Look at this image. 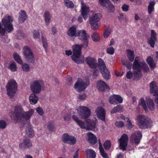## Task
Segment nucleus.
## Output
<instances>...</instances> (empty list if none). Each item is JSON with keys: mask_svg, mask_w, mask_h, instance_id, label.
<instances>
[{"mask_svg": "<svg viewBox=\"0 0 158 158\" xmlns=\"http://www.w3.org/2000/svg\"><path fill=\"white\" fill-rule=\"evenodd\" d=\"M86 98V95L85 93L79 94L78 97V98L81 100H85Z\"/></svg>", "mask_w": 158, "mask_h": 158, "instance_id": "0e129e2a", "label": "nucleus"}, {"mask_svg": "<svg viewBox=\"0 0 158 158\" xmlns=\"http://www.w3.org/2000/svg\"><path fill=\"white\" fill-rule=\"evenodd\" d=\"M150 93L153 96H155V101L156 104V108L158 109V87L155 81H152L150 83Z\"/></svg>", "mask_w": 158, "mask_h": 158, "instance_id": "f8f14e48", "label": "nucleus"}, {"mask_svg": "<svg viewBox=\"0 0 158 158\" xmlns=\"http://www.w3.org/2000/svg\"><path fill=\"white\" fill-rule=\"evenodd\" d=\"M136 120L139 127L141 129L150 128L152 125V122L150 118L143 114L137 115Z\"/></svg>", "mask_w": 158, "mask_h": 158, "instance_id": "7ed1b4c3", "label": "nucleus"}, {"mask_svg": "<svg viewBox=\"0 0 158 158\" xmlns=\"http://www.w3.org/2000/svg\"><path fill=\"white\" fill-rule=\"evenodd\" d=\"M44 85L43 81L40 79L34 80L31 82L30 87L32 92L35 94H39Z\"/></svg>", "mask_w": 158, "mask_h": 158, "instance_id": "423d86ee", "label": "nucleus"}, {"mask_svg": "<svg viewBox=\"0 0 158 158\" xmlns=\"http://www.w3.org/2000/svg\"><path fill=\"white\" fill-rule=\"evenodd\" d=\"M110 33V29H106L104 34V36L105 38H107Z\"/></svg>", "mask_w": 158, "mask_h": 158, "instance_id": "69168bd1", "label": "nucleus"}, {"mask_svg": "<svg viewBox=\"0 0 158 158\" xmlns=\"http://www.w3.org/2000/svg\"><path fill=\"white\" fill-rule=\"evenodd\" d=\"M19 14V22L20 23H22L27 19V16L26 12L23 10L20 11Z\"/></svg>", "mask_w": 158, "mask_h": 158, "instance_id": "b1692460", "label": "nucleus"}, {"mask_svg": "<svg viewBox=\"0 0 158 158\" xmlns=\"http://www.w3.org/2000/svg\"><path fill=\"white\" fill-rule=\"evenodd\" d=\"M146 62L149 65L150 68L154 69L156 67V64L154 61L153 57L151 56H148L146 59Z\"/></svg>", "mask_w": 158, "mask_h": 158, "instance_id": "bb28decb", "label": "nucleus"}, {"mask_svg": "<svg viewBox=\"0 0 158 158\" xmlns=\"http://www.w3.org/2000/svg\"><path fill=\"white\" fill-rule=\"evenodd\" d=\"M100 71L102 74L103 77L106 80H108L110 78V72L107 68L104 69Z\"/></svg>", "mask_w": 158, "mask_h": 158, "instance_id": "c85d7f7f", "label": "nucleus"}, {"mask_svg": "<svg viewBox=\"0 0 158 158\" xmlns=\"http://www.w3.org/2000/svg\"><path fill=\"white\" fill-rule=\"evenodd\" d=\"M44 15L45 24L48 25H49L51 20V15L49 11H46L44 13Z\"/></svg>", "mask_w": 158, "mask_h": 158, "instance_id": "c756f323", "label": "nucleus"}, {"mask_svg": "<svg viewBox=\"0 0 158 158\" xmlns=\"http://www.w3.org/2000/svg\"><path fill=\"white\" fill-rule=\"evenodd\" d=\"M95 112L98 118L102 121H105L106 111L103 108L101 107H97Z\"/></svg>", "mask_w": 158, "mask_h": 158, "instance_id": "dca6fc26", "label": "nucleus"}, {"mask_svg": "<svg viewBox=\"0 0 158 158\" xmlns=\"http://www.w3.org/2000/svg\"><path fill=\"white\" fill-rule=\"evenodd\" d=\"M31 146L32 144L30 140L26 138H25L23 142L19 145V148L21 150H23L25 148H29Z\"/></svg>", "mask_w": 158, "mask_h": 158, "instance_id": "aec40b11", "label": "nucleus"}, {"mask_svg": "<svg viewBox=\"0 0 158 158\" xmlns=\"http://www.w3.org/2000/svg\"><path fill=\"white\" fill-rule=\"evenodd\" d=\"M86 123L87 127L89 128L87 129V130H92L94 129L96 127V121L89 119L87 120Z\"/></svg>", "mask_w": 158, "mask_h": 158, "instance_id": "5701e85b", "label": "nucleus"}, {"mask_svg": "<svg viewBox=\"0 0 158 158\" xmlns=\"http://www.w3.org/2000/svg\"><path fill=\"white\" fill-rule=\"evenodd\" d=\"M115 125L118 127H122L124 125L123 122L122 121H117L115 123Z\"/></svg>", "mask_w": 158, "mask_h": 158, "instance_id": "680f3d73", "label": "nucleus"}, {"mask_svg": "<svg viewBox=\"0 0 158 158\" xmlns=\"http://www.w3.org/2000/svg\"><path fill=\"white\" fill-rule=\"evenodd\" d=\"M64 5L69 8H73L74 7V4L69 0H64Z\"/></svg>", "mask_w": 158, "mask_h": 158, "instance_id": "c9c22d12", "label": "nucleus"}, {"mask_svg": "<svg viewBox=\"0 0 158 158\" xmlns=\"http://www.w3.org/2000/svg\"><path fill=\"white\" fill-rule=\"evenodd\" d=\"M91 36L92 40L94 42H97L100 40L98 34L97 32H94L92 34Z\"/></svg>", "mask_w": 158, "mask_h": 158, "instance_id": "58836bf2", "label": "nucleus"}, {"mask_svg": "<svg viewBox=\"0 0 158 158\" xmlns=\"http://www.w3.org/2000/svg\"><path fill=\"white\" fill-rule=\"evenodd\" d=\"M87 158H95L96 154L93 149H89L85 150Z\"/></svg>", "mask_w": 158, "mask_h": 158, "instance_id": "cd10ccee", "label": "nucleus"}, {"mask_svg": "<svg viewBox=\"0 0 158 158\" xmlns=\"http://www.w3.org/2000/svg\"><path fill=\"white\" fill-rule=\"evenodd\" d=\"M98 68L101 71L104 69H106V67L105 64L102 60L101 58H98Z\"/></svg>", "mask_w": 158, "mask_h": 158, "instance_id": "473e14b6", "label": "nucleus"}, {"mask_svg": "<svg viewBox=\"0 0 158 158\" xmlns=\"http://www.w3.org/2000/svg\"><path fill=\"white\" fill-rule=\"evenodd\" d=\"M6 126V124L5 121L3 120L0 121V128L2 129L5 128Z\"/></svg>", "mask_w": 158, "mask_h": 158, "instance_id": "e2e57ef3", "label": "nucleus"}, {"mask_svg": "<svg viewBox=\"0 0 158 158\" xmlns=\"http://www.w3.org/2000/svg\"><path fill=\"white\" fill-rule=\"evenodd\" d=\"M6 88L7 95L10 98H12L16 92L17 84L15 80L11 79L8 81Z\"/></svg>", "mask_w": 158, "mask_h": 158, "instance_id": "0eeeda50", "label": "nucleus"}, {"mask_svg": "<svg viewBox=\"0 0 158 158\" xmlns=\"http://www.w3.org/2000/svg\"><path fill=\"white\" fill-rule=\"evenodd\" d=\"M77 124L80 126L81 128L82 129H84L87 130V129L88 128L87 127L86 125L85 124V123L81 120L77 123Z\"/></svg>", "mask_w": 158, "mask_h": 158, "instance_id": "79ce46f5", "label": "nucleus"}, {"mask_svg": "<svg viewBox=\"0 0 158 158\" xmlns=\"http://www.w3.org/2000/svg\"><path fill=\"white\" fill-rule=\"evenodd\" d=\"M42 40L43 46L45 48V51H46L47 50L48 47V44L47 43V40L44 39L43 36H42Z\"/></svg>", "mask_w": 158, "mask_h": 158, "instance_id": "3c124183", "label": "nucleus"}, {"mask_svg": "<svg viewBox=\"0 0 158 158\" xmlns=\"http://www.w3.org/2000/svg\"><path fill=\"white\" fill-rule=\"evenodd\" d=\"M128 138L126 134H123L121 138L118 139L120 143V148L123 150H126V148L127 146Z\"/></svg>", "mask_w": 158, "mask_h": 158, "instance_id": "2eb2a0df", "label": "nucleus"}, {"mask_svg": "<svg viewBox=\"0 0 158 158\" xmlns=\"http://www.w3.org/2000/svg\"><path fill=\"white\" fill-rule=\"evenodd\" d=\"M14 30L12 24L7 20L3 18L1 21V24L0 22V34L2 35H4L5 33H9Z\"/></svg>", "mask_w": 158, "mask_h": 158, "instance_id": "20e7f679", "label": "nucleus"}, {"mask_svg": "<svg viewBox=\"0 0 158 158\" xmlns=\"http://www.w3.org/2000/svg\"><path fill=\"white\" fill-rule=\"evenodd\" d=\"M127 56L129 60L132 62L133 61L135 58V54L133 51L128 49L127 50Z\"/></svg>", "mask_w": 158, "mask_h": 158, "instance_id": "7c9ffc66", "label": "nucleus"}, {"mask_svg": "<svg viewBox=\"0 0 158 158\" xmlns=\"http://www.w3.org/2000/svg\"><path fill=\"white\" fill-rule=\"evenodd\" d=\"M70 135H69L67 133L64 134L63 135L62 137V141L64 143H67L68 139L69 138Z\"/></svg>", "mask_w": 158, "mask_h": 158, "instance_id": "a18cd8bd", "label": "nucleus"}, {"mask_svg": "<svg viewBox=\"0 0 158 158\" xmlns=\"http://www.w3.org/2000/svg\"><path fill=\"white\" fill-rule=\"evenodd\" d=\"M116 101L117 103H122L123 100L122 98L119 95H114Z\"/></svg>", "mask_w": 158, "mask_h": 158, "instance_id": "8fccbe9b", "label": "nucleus"}, {"mask_svg": "<svg viewBox=\"0 0 158 158\" xmlns=\"http://www.w3.org/2000/svg\"><path fill=\"white\" fill-rule=\"evenodd\" d=\"M48 129L52 131L54 129V126L52 123L50 122L48 123Z\"/></svg>", "mask_w": 158, "mask_h": 158, "instance_id": "338daca9", "label": "nucleus"}, {"mask_svg": "<svg viewBox=\"0 0 158 158\" xmlns=\"http://www.w3.org/2000/svg\"><path fill=\"white\" fill-rule=\"evenodd\" d=\"M40 33L38 31L34 30L33 32V37L34 39H37L39 37Z\"/></svg>", "mask_w": 158, "mask_h": 158, "instance_id": "052dcab7", "label": "nucleus"}, {"mask_svg": "<svg viewBox=\"0 0 158 158\" xmlns=\"http://www.w3.org/2000/svg\"><path fill=\"white\" fill-rule=\"evenodd\" d=\"M156 41V40H154V39L150 38L148 40V43L152 48H154L155 44V42Z\"/></svg>", "mask_w": 158, "mask_h": 158, "instance_id": "4d7b16f0", "label": "nucleus"}, {"mask_svg": "<svg viewBox=\"0 0 158 158\" xmlns=\"http://www.w3.org/2000/svg\"><path fill=\"white\" fill-rule=\"evenodd\" d=\"M76 110L77 114L81 118H86L91 114V111L88 107L84 106H80L77 107Z\"/></svg>", "mask_w": 158, "mask_h": 158, "instance_id": "9d476101", "label": "nucleus"}, {"mask_svg": "<svg viewBox=\"0 0 158 158\" xmlns=\"http://www.w3.org/2000/svg\"><path fill=\"white\" fill-rule=\"evenodd\" d=\"M85 61L92 68L95 69L97 66V60L93 57L88 56L86 58Z\"/></svg>", "mask_w": 158, "mask_h": 158, "instance_id": "a211bd4d", "label": "nucleus"}, {"mask_svg": "<svg viewBox=\"0 0 158 158\" xmlns=\"http://www.w3.org/2000/svg\"><path fill=\"white\" fill-rule=\"evenodd\" d=\"M114 50L113 47H111L107 48L106 49V52L107 53L110 55H112L114 52Z\"/></svg>", "mask_w": 158, "mask_h": 158, "instance_id": "864d4df0", "label": "nucleus"}, {"mask_svg": "<svg viewBox=\"0 0 158 158\" xmlns=\"http://www.w3.org/2000/svg\"><path fill=\"white\" fill-rule=\"evenodd\" d=\"M103 146L106 150H109L111 147V143L109 140H107L103 144Z\"/></svg>", "mask_w": 158, "mask_h": 158, "instance_id": "37998d69", "label": "nucleus"}, {"mask_svg": "<svg viewBox=\"0 0 158 158\" xmlns=\"http://www.w3.org/2000/svg\"><path fill=\"white\" fill-rule=\"evenodd\" d=\"M142 137V135L139 131H136L132 133L130 138V142L135 145L139 144Z\"/></svg>", "mask_w": 158, "mask_h": 158, "instance_id": "ddd939ff", "label": "nucleus"}, {"mask_svg": "<svg viewBox=\"0 0 158 158\" xmlns=\"http://www.w3.org/2000/svg\"><path fill=\"white\" fill-rule=\"evenodd\" d=\"M106 7L107 8V10L110 11H113L114 9V6L110 2H109V4L106 5Z\"/></svg>", "mask_w": 158, "mask_h": 158, "instance_id": "603ef678", "label": "nucleus"}, {"mask_svg": "<svg viewBox=\"0 0 158 158\" xmlns=\"http://www.w3.org/2000/svg\"><path fill=\"white\" fill-rule=\"evenodd\" d=\"M122 107L121 105H117L110 111L111 114H114L122 111Z\"/></svg>", "mask_w": 158, "mask_h": 158, "instance_id": "ea45409f", "label": "nucleus"}, {"mask_svg": "<svg viewBox=\"0 0 158 158\" xmlns=\"http://www.w3.org/2000/svg\"><path fill=\"white\" fill-rule=\"evenodd\" d=\"M13 57L15 60L18 63L22 64L23 61L21 60L20 56L16 52L13 53Z\"/></svg>", "mask_w": 158, "mask_h": 158, "instance_id": "e433bc0d", "label": "nucleus"}, {"mask_svg": "<svg viewBox=\"0 0 158 158\" xmlns=\"http://www.w3.org/2000/svg\"><path fill=\"white\" fill-rule=\"evenodd\" d=\"M89 85V79H88L85 82L81 79H79L75 84L74 88L77 92H80L84 91Z\"/></svg>", "mask_w": 158, "mask_h": 158, "instance_id": "9b49d317", "label": "nucleus"}, {"mask_svg": "<svg viewBox=\"0 0 158 158\" xmlns=\"http://www.w3.org/2000/svg\"><path fill=\"white\" fill-rule=\"evenodd\" d=\"M155 2L154 1L150 2L149 5L148 6V11L149 14H151L154 11V6Z\"/></svg>", "mask_w": 158, "mask_h": 158, "instance_id": "f704fd0d", "label": "nucleus"}, {"mask_svg": "<svg viewBox=\"0 0 158 158\" xmlns=\"http://www.w3.org/2000/svg\"><path fill=\"white\" fill-rule=\"evenodd\" d=\"M35 110L32 109H30L28 111L24 112L22 107L20 106H17L15 107L14 113L11 116V118L14 120L19 121L21 123L25 124V121L23 122L22 119L27 121L29 120L33 114Z\"/></svg>", "mask_w": 158, "mask_h": 158, "instance_id": "f257e3e1", "label": "nucleus"}, {"mask_svg": "<svg viewBox=\"0 0 158 158\" xmlns=\"http://www.w3.org/2000/svg\"><path fill=\"white\" fill-rule=\"evenodd\" d=\"M22 69L23 71L27 72L29 71V65L27 64H24L22 65Z\"/></svg>", "mask_w": 158, "mask_h": 158, "instance_id": "5fc2aeb1", "label": "nucleus"}, {"mask_svg": "<svg viewBox=\"0 0 158 158\" xmlns=\"http://www.w3.org/2000/svg\"><path fill=\"white\" fill-rule=\"evenodd\" d=\"M35 94L33 93L31 94L29 97V102L31 104L35 105L37 103L38 101L39 98Z\"/></svg>", "mask_w": 158, "mask_h": 158, "instance_id": "393cba45", "label": "nucleus"}, {"mask_svg": "<svg viewBox=\"0 0 158 158\" xmlns=\"http://www.w3.org/2000/svg\"><path fill=\"white\" fill-rule=\"evenodd\" d=\"M99 2L102 6L106 7L109 4L110 2L109 0H99Z\"/></svg>", "mask_w": 158, "mask_h": 158, "instance_id": "09e8293b", "label": "nucleus"}, {"mask_svg": "<svg viewBox=\"0 0 158 158\" xmlns=\"http://www.w3.org/2000/svg\"><path fill=\"white\" fill-rule=\"evenodd\" d=\"M24 58L29 63H34V55L31 48L28 46H24L23 49Z\"/></svg>", "mask_w": 158, "mask_h": 158, "instance_id": "1a4fd4ad", "label": "nucleus"}, {"mask_svg": "<svg viewBox=\"0 0 158 158\" xmlns=\"http://www.w3.org/2000/svg\"><path fill=\"white\" fill-rule=\"evenodd\" d=\"M81 14L84 19L86 20L88 18V13L89 11V8L86 6L85 4L82 1L81 2Z\"/></svg>", "mask_w": 158, "mask_h": 158, "instance_id": "6ab92c4d", "label": "nucleus"}, {"mask_svg": "<svg viewBox=\"0 0 158 158\" xmlns=\"http://www.w3.org/2000/svg\"><path fill=\"white\" fill-rule=\"evenodd\" d=\"M81 47L79 45H76L72 47L73 53L71 57L72 60L77 64L83 63L84 62V57L81 58L80 57L81 53Z\"/></svg>", "mask_w": 158, "mask_h": 158, "instance_id": "39448f33", "label": "nucleus"}, {"mask_svg": "<svg viewBox=\"0 0 158 158\" xmlns=\"http://www.w3.org/2000/svg\"><path fill=\"white\" fill-rule=\"evenodd\" d=\"M156 33L154 30H152L151 31V36L150 38L154 39V40H156Z\"/></svg>", "mask_w": 158, "mask_h": 158, "instance_id": "13d9d810", "label": "nucleus"}, {"mask_svg": "<svg viewBox=\"0 0 158 158\" xmlns=\"http://www.w3.org/2000/svg\"><path fill=\"white\" fill-rule=\"evenodd\" d=\"M126 121L127 123V127L129 129L133 127V125L129 118H126Z\"/></svg>", "mask_w": 158, "mask_h": 158, "instance_id": "6e6d98bb", "label": "nucleus"}, {"mask_svg": "<svg viewBox=\"0 0 158 158\" xmlns=\"http://www.w3.org/2000/svg\"><path fill=\"white\" fill-rule=\"evenodd\" d=\"M76 28L74 26H72L68 30V35L70 37L76 36L77 34Z\"/></svg>", "mask_w": 158, "mask_h": 158, "instance_id": "a878e982", "label": "nucleus"}, {"mask_svg": "<svg viewBox=\"0 0 158 158\" xmlns=\"http://www.w3.org/2000/svg\"><path fill=\"white\" fill-rule=\"evenodd\" d=\"M96 85L98 89L100 91H102L110 90L108 86L103 81L101 80H98L97 83Z\"/></svg>", "mask_w": 158, "mask_h": 158, "instance_id": "f3484780", "label": "nucleus"}, {"mask_svg": "<svg viewBox=\"0 0 158 158\" xmlns=\"http://www.w3.org/2000/svg\"><path fill=\"white\" fill-rule=\"evenodd\" d=\"M76 142V139L73 136H70L67 143L71 145L75 144Z\"/></svg>", "mask_w": 158, "mask_h": 158, "instance_id": "a19ab883", "label": "nucleus"}, {"mask_svg": "<svg viewBox=\"0 0 158 158\" xmlns=\"http://www.w3.org/2000/svg\"><path fill=\"white\" fill-rule=\"evenodd\" d=\"M87 139L88 142L92 144H94L97 142L96 137L91 132H89L87 133Z\"/></svg>", "mask_w": 158, "mask_h": 158, "instance_id": "412c9836", "label": "nucleus"}, {"mask_svg": "<svg viewBox=\"0 0 158 158\" xmlns=\"http://www.w3.org/2000/svg\"><path fill=\"white\" fill-rule=\"evenodd\" d=\"M71 119V115L70 114H66L64 117V119L65 121H69Z\"/></svg>", "mask_w": 158, "mask_h": 158, "instance_id": "774afa93", "label": "nucleus"}, {"mask_svg": "<svg viewBox=\"0 0 158 158\" xmlns=\"http://www.w3.org/2000/svg\"><path fill=\"white\" fill-rule=\"evenodd\" d=\"M9 69L13 72H15L17 70L16 65L15 63L10 64L9 67Z\"/></svg>", "mask_w": 158, "mask_h": 158, "instance_id": "c03bdc74", "label": "nucleus"}, {"mask_svg": "<svg viewBox=\"0 0 158 158\" xmlns=\"http://www.w3.org/2000/svg\"><path fill=\"white\" fill-rule=\"evenodd\" d=\"M109 102L111 104L116 105L118 104L116 100L114 95H113L109 98Z\"/></svg>", "mask_w": 158, "mask_h": 158, "instance_id": "de8ad7c7", "label": "nucleus"}, {"mask_svg": "<svg viewBox=\"0 0 158 158\" xmlns=\"http://www.w3.org/2000/svg\"><path fill=\"white\" fill-rule=\"evenodd\" d=\"M101 15L99 14H93L89 19V23L91 25V28L93 30L98 29L100 23L98 22L100 20Z\"/></svg>", "mask_w": 158, "mask_h": 158, "instance_id": "6e6552de", "label": "nucleus"}, {"mask_svg": "<svg viewBox=\"0 0 158 158\" xmlns=\"http://www.w3.org/2000/svg\"><path fill=\"white\" fill-rule=\"evenodd\" d=\"M27 135L30 138L33 137L34 135V132L31 128V126L29 125L28 128L26 129Z\"/></svg>", "mask_w": 158, "mask_h": 158, "instance_id": "2f4dec72", "label": "nucleus"}, {"mask_svg": "<svg viewBox=\"0 0 158 158\" xmlns=\"http://www.w3.org/2000/svg\"><path fill=\"white\" fill-rule=\"evenodd\" d=\"M76 37H78L80 39L84 40L83 45L86 47L87 46L89 36L86 33L85 30H81L78 31L77 33Z\"/></svg>", "mask_w": 158, "mask_h": 158, "instance_id": "4468645a", "label": "nucleus"}, {"mask_svg": "<svg viewBox=\"0 0 158 158\" xmlns=\"http://www.w3.org/2000/svg\"><path fill=\"white\" fill-rule=\"evenodd\" d=\"M36 111L40 115H43L44 114V111L43 109L40 107H37L36 109Z\"/></svg>", "mask_w": 158, "mask_h": 158, "instance_id": "bf43d9fd", "label": "nucleus"}, {"mask_svg": "<svg viewBox=\"0 0 158 158\" xmlns=\"http://www.w3.org/2000/svg\"><path fill=\"white\" fill-rule=\"evenodd\" d=\"M139 105L143 107V109L146 111H148V109L146 104V102L143 98H141L139 101Z\"/></svg>", "mask_w": 158, "mask_h": 158, "instance_id": "72a5a7b5", "label": "nucleus"}, {"mask_svg": "<svg viewBox=\"0 0 158 158\" xmlns=\"http://www.w3.org/2000/svg\"><path fill=\"white\" fill-rule=\"evenodd\" d=\"M136 70H134V73H133L131 71H129L127 73V75H126L127 78L128 79H131L132 78V76L133 75H134V77L135 78L137 79H139V78H136L135 77V75L134 74L135 71H136Z\"/></svg>", "mask_w": 158, "mask_h": 158, "instance_id": "49530a36", "label": "nucleus"}, {"mask_svg": "<svg viewBox=\"0 0 158 158\" xmlns=\"http://www.w3.org/2000/svg\"><path fill=\"white\" fill-rule=\"evenodd\" d=\"M132 68L134 70H136L135 71L134 74L135 77L137 78H140L142 75L141 72L142 69L145 72H149V69L148 65L141 57L138 56L135 58Z\"/></svg>", "mask_w": 158, "mask_h": 158, "instance_id": "f03ea898", "label": "nucleus"}, {"mask_svg": "<svg viewBox=\"0 0 158 158\" xmlns=\"http://www.w3.org/2000/svg\"><path fill=\"white\" fill-rule=\"evenodd\" d=\"M100 144L101 147H100L99 150L101 155L104 158H109L107 154L105 152L102 144L100 143Z\"/></svg>", "mask_w": 158, "mask_h": 158, "instance_id": "4c0bfd02", "label": "nucleus"}, {"mask_svg": "<svg viewBox=\"0 0 158 158\" xmlns=\"http://www.w3.org/2000/svg\"><path fill=\"white\" fill-rule=\"evenodd\" d=\"M147 107L151 111H154L155 109V105L153 100L149 97L146 99Z\"/></svg>", "mask_w": 158, "mask_h": 158, "instance_id": "4be33fe9", "label": "nucleus"}]
</instances>
